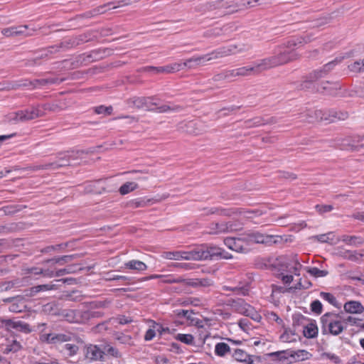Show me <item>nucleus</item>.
Wrapping results in <instances>:
<instances>
[{
	"instance_id": "obj_1",
	"label": "nucleus",
	"mask_w": 364,
	"mask_h": 364,
	"mask_svg": "<svg viewBox=\"0 0 364 364\" xmlns=\"http://www.w3.org/2000/svg\"><path fill=\"white\" fill-rule=\"evenodd\" d=\"M242 50V49L237 50V47L234 45L221 47L209 53L188 58L183 62V65H185V68L194 69L198 66L205 65L206 63L210 60L236 54Z\"/></svg>"
},
{
	"instance_id": "obj_2",
	"label": "nucleus",
	"mask_w": 364,
	"mask_h": 364,
	"mask_svg": "<svg viewBox=\"0 0 364 364\" xmlns=\"http://www.w3.org/2000/svg\"><path fill=\"white\" fill-rule=\"evenodd\" d=\"M127 104L131 107L158 113H165L180 109L178 106L171 105L170 104H162L159 100L152 97H134L127 100Z\"/></svg>"
},
{
	"instance_id": "obj_3",
	"label": "nucleus",
	"mask_w": 364,
	"mask_h": 364,
	"mask_svg": "<svg viewBox=\"0 0 364 364\" xmlns=\"http://www.w3.org/2000/svg\"><path fill=\"white\" fill-rule=\"evenodd\" d=\"M320 323L323 335L338 336L346 328L344 318L339 314L326 313L321 317Z\"/></svg>"
},
{
	"instance_id": "obj_4",
	"label": "nucleus",
	"mask_w": 364,
	"mask_h": 364,
	"mask_svg": "<svg viewBox=\"0 0 364 364\" xmlns=\"http://www.w3.org/2000/svg\"><path fill=\"white\" fill-rule=\"evenodd\" d=\"M298 55L292 50L280 49L272 56L262 59L264 70L284 65L296 59Z\"/></svg>"
},
{
	"instance_id": "obj_5",
	"label": "nucleus",
	"mask_w": 364,
	"mask_h": 364,
	"mask_svg": "<svg viewBox=\"0 0 364 364\" xmlns=\"http://www.w3.org/2000/svg\"><path fill=\"white\" fill-rule=\"evenodd\" d=\"M264 71L262 60L255 62L252 65L242 67L225 73V78H231L237 76H247L250 75H257Z\"/></svg>"
},
{
	"instance_id": "obj_6",
	"label": "nucleus",
	"mask_w": 364,
	"mask_h": 364,
	"mask_svg": "<svg viewBox=\"0 0 364 364\" xmlns=\"http://www.w3.org/2000/svg\"><path fill=\"white\" fill-rule=\"evenodd\" d=\"M46 109L47 106L45 105H38L37 107H33L25 110H21L14 113V117L12 118V119L16 122L32 120L36 118L44 116L45 110Z\"/></svg>"
},
{
	"instance_id": "obj_7",
	"label": "nucleus",
	"mask_w": 364,
	"mask_h": 364,
	"mask_svg": "<svg viewBox=\"0 0 364 364\" xmlns=\"http://www.w3.org/2000/svg\"><path fill=\"white\" fill-rule=\"evenodd\" d=\"M200 260L213 259L214 258L230 259L232 255L223 249L217 246L200 245Z\"/></svg>"
},
{
	"instance_id": "obj_8",
	"label": "nucleus",
	"mask_w": 364,
	"mask_h": 364,
	"mask_svg": "<svg viewBox=\"0 0 364 364\" xmlns=\"http://www.w3.org/2000/svg\"><path fill=\"white\" fill-rule=\"evenodd\" d=\"M242 235L247 247L252 243L270 244L275 242L273 235H264L257 230H249Z\"/></svg>"
},
{
	"instance_id": "obj_9",
	"label": "nucleus",
	"mask_w": 364,
	"mask_h": 364,
	"mask_svg": "<svg viewBox=\"0 0 364 364\" xmlns=\"http://www.w3.org/2000/svg\"><path fill=\"white\" fill-rule=\"evenodd\" d=\"M63 316L70 323H82L90 319V313L81 309H69L65 311Z\"/></svg>"
},
{
	"instance_id": "obj_10",
	"label": "nucleus",
	"mask_w": 364,
	"mask_h": 364,
	"mask_svg": "<svg viewBox=\"0 0 364 364\" xmlns=\"http://www.w3.org/2000/svg\"><path fill=\"white\" fill-rule=\"evenodd\" d=\"M336 64L335 60L326 63L322 69L315 70L314 73L310 74L309 80L304 82L302 84V88H310V85L312 84L313 81L317 80L318 79L324 77L327 73L333 69V68Z\"/></svg>"
},
{
	"instance_id": "obj_11",
	"label": "nucleus",
	"mask_w": 364,
	"mask_h": 364,
	"mask_svg": "<svg viewBox=\"0 0 364 364\" xmlns=\"http://www.w3.org/2000/svg\"><path fill=\"white\" fill-rule=\"evenodd\" d=\"M224 243L229 249L237 252H247L248 251L242 235L240 237H227L224 240Z\"/></svg>"
},
{
	"instance_id": "obj_12",
	"label": "nucleus",
	"mask_w": 364,
	"mask_h": 364,
	"mask_svg": "<svg viewBox=\"0 0 364 364\" xmlns=\"http://www.w3.org/2000/svg\"><path fill=\"white\" fill-rule=\"evenodd\" d=\"M85 356L92 361H102L104 360L105 351L102 348L97 345H90L87 347Z\"/></svg>"
},
{
	"instance_id": "obj_13",
	"label": "nucleus",
	"mask_w": 364,
	"mask_h": 364,
	"mask_svg": "<svg viewBox=\"0 0 364 364\" xmlns=\"http://www.w3.org/2000/svg\"><path fill=\"white\" fill-rule=\"evenodd\" d=\"M71 154L70 153L63 154L58 159L54 162L43 165L39 168L42 169H55L59 167L68 166L70 164V158Z\"/></svg>"
},
{
	"instance_id": "obj_14",
	"label": "nucleus",
	"mask_w": 364,
	"mask_h": 364,
	"mask_svg": "<svg viewBox=\"0 0 364 364\" xmlns=\"http://www.w3.org/2000/svg\"><path fill=\"white\" fill-rule=\"evenodd\" d=\"M230 222L221 223H212L209 227V234H221L235 230Z\"/></svg>"
},
{
	"instance_id": "obj_15",
	"label": "nucleus",
	"mask_w": 364,
	"mask_h": 364,
	"mask_svg": "<svg viewBox=\"0 0 364 364\" xmlns=\"http://www.w3.org/2000/svg\"><path fill=\"white\" fill-rule=\"evenodd\" d=\"M28 29V26H12L6 28H4L1 31V33L6 37H13L17 36H31V33H26V30Z\"/></svg>"
},
{
	"instance_id": "obj_16",
	"label": "nucleus",
	"mask_w": 364,
	"mask_h": 364,
	"mask_svg": "<svg viewBox=\"0 0 364 364\" xmlns=\"http://www.w3.org/2000/svg\"><path fill=\"white\" fill-rule=\"evenodd\" d=\"M0 322L4 323L7 328H12L19 331L28 333L31 331L30 326L28 323L21 321H14L10 319L4 320L0 318Z\"/></svg>"
},
{
	"instance_id": "obj_17",
	"label": "nucleus",
	"mask_w": 364,
	"mask_h": 364,
	"mask_svg": "<svg viewBox=\"0 0 364 364\" xmlns=\"http://www.w3.org/2000/svg\"><path fill=\"white\" fill-rule=\"evenodd\" d=\"M232 358L240 363L246 364H256L255 356L247 354L242 349H235L232 355Z\"/></svg>"
},
{
	"instance_id": "obj_18",
	"label": "nucleus",
	"mask_w": 364,
	"mask_h": 364,
	"mask_svg": "<svg viewBox=\"0 0 364 364\" xmlns=\"http://www.w3.org/2000/svg\"><path fill=\"white\" fill-rule=\"evenodd\" d=\"M21 348V343L14 338L6 339V343L2 344V351L5 354L16 353Z\"/></svg>"
},
{
	"instance_id": "obj_19",
	"label": "nucleus",
	"mask_w": 364,
	"mask_h": 364,
	"mask_svg": "<svg viewBox=\"0 0 364 364\" xmlns=\"http://www.w3.org/2000/svg\"><path fill=\"white\" fill-rule=\"evenodd\" d=\"M231 306L235 311L244 315L247 314L249 311H252V307L242 299L233 301Z\"/></svg>"
},
{
	"instance_id": "obj_20",
	"label": "nucleus",
	"mask_w": 364,
	"mask_h": 364,
	"mask_svg": "<svg viewBox=\"0 0 364 364\" xmlns=\"http://www.w3.org/2000/svg\"><path fill=\"white\" fill-rule=\"evenodd\" d=\"M200 246L189 251H181V260H200Z\"/></svg>"
},
{
	"instance_id": "obj_21",
	"label": "nucleus",
	"mask_w": 364,
	"mask_h": 364,
	"mask_svg": "<svg viewBox=\"0 0 364 364\" xmlns=\"http://www.w3.org/2000/svg\"><path fill=\"white\" fill-rule=\"evenodd\" d=\"M345 311L350 314H361L364 311V307L359 301H350L343 306Z\"/></svg>"
},
{
	"instance_id": "obj_22",
	"label": "nucleus",
	"mask_w": 364,
	"mask_h": 364,
	"mask_svg": "<svg viewBox=\"0 0 364 364\" xmlns=\"http://www.w3.org/2000/svg\"><path fill=\"white\" fill-rule=\"evenodd\" d=\"M268 357L272 358L273 360L286 364L289 363V358L291 357V353L287 350L276 351L269 353Z\"/></svg>"
},
{
	"instance_id": "obj_23",
	"label": "nucleus",
	"mask_w": 364,
	"mask_h": 364,
	"mask_svg": "<svg viewBox=\"0 0 364 364\" xmlns=\"http://www.w3.org/2000/svg\"><path fill=\"white\" fill-rule=\"evenodd\" d=\"M196 123L194 122H188L186 123H181L178 125V129L181 132H186L189 134H199L200 130L196 127Z\"/></svg>"
},
{
	"instance_id": "obj_24",
	"label": "nucleus",
	"mask_w": 364,
	"mask_h": 364,
	"mask_svg": "<svg viewBox=\"0 0 364 364\" xmlns=\"http://www.w3.org/2000/svg\"><path fill=\"white\" fill-rule=\"evenodd\" d=\"M322 109H309L305 113V120L308 122L313 123L316 122H321Z\"/></svg>"
},
{
	"instance_id": "obj_25",
	"label": "nucleus",
	"mask_w": 364,
	"mask_h": 364,
	"mask_svg": "<svg viewBox=\"0 0 364 364\" xmlns=\"http://www.w3.org/2000/svg\"><path fill=\"white\" fill-rule=\"evenodd\" d=\"M301 267V264L296 260L287 262L282 264V267H284L287 272L294 274L295 275H299Z\"/></svg>"
},
{
	"instance_id": "obj_26",
	"label": "nucleus",
	"mask_w": 364,
	"mask_h": 364,
	"mask_svg": "<svg viewBox=\"0 0 364 364\" xmlns=\"http://www.w3.org/2000/svg\"><path fill=\"white\" fill-rule=\"evenodd\" d=\"M124 267L129 269L136 270L138 272H143L147 269V266L145 263L139 260H130L124 263Z\"/></svg>"
},
{
	"instance_id": "obj_27",
	"label": "nucleus",
	"mask_w": 364,
	"mask_h": 364,
	"mask_svg": "<svg viewBox=\"0 0 364 364\" xmlns=\"http://www.w3.org/2000/svg\"><path fill=\"white\" fill-rule=\"evenodd\" d=\"M335 238L333 232H329L325 234H321L311 237V240L321 243H333Z\"/></svg>"
},
{
	"instance_id": "obj_28",
	"label": "nucleus",
	"mask_w": 364,
	"mask_h": 364,
	"mask_svg": "<svg viewBox=\"0 0 364 364\" xmlns=\"http://www.w3.org/2000/svg\"><path fill=\"white\" fill-rule=\"evenodd\" d=\"M163 328L159 323L153 322L152 328H149L144 335V339L146 341L152 340L156 336V331L161 333Z\"/></svg>"
},
{
	"instance_id": "obj_29",
	"label": "nucleus",
	"mask_w": 364,
	"mask_h": 364,
	"mask_svg": "<svg viewBox=\"0 0 364 364\" xmlns=\"http://www.w3.org/2000/svg\"><path fill=\"white\" fill-rule=\"evenodd\" d=\"M279 339L284 343H292L296 341L297 335L293 331L285 328L284 333L279 336Z\"/></svg>"
},
{
	"instance_id": "obj_30",
	"label": "nucleus",
	"mask_w": 364,
	"mask_h": 364,
	"mask_svg": "<svg viewBox=\"0 0 364 364\" xmlns=\"http://www.w3.org/2000/svg\"><path fill=\"white\" fill-rule=\"evenodd\" d=\"M291 358H294L296 361H302L310 359L311 354L306 350H298L291 353Z\"/></svg>"
},
{
	"instance_id": "obj_31",
	"label": "nucleus",
	"mask_w": 364,
	"mask_h": 364,
	"mask_svg": "<svg viewBox=\"0 0 364 364\" xmlns=\"http://www.w3.org/2000/svg\"><path fill=\"white\" fill-rule=\"evenodd\" d=\"M341 240L348 245L358 246L363 243V240L358 236L343 235Z\"/></svg>"
},
{
	"instance_id": "obj_32",
	"label": "nucleus",
	"mask_w": 364,
	"mask_h": 364,
	"mask_svg": "<svg viewBox=\"0 0 364 364\" xmlns=\"http://www.w3.org/2000/svg\"><path fill=\"white\" fill-rule=\"evenodd\" d=\"M230 351V346L223 342L218 343L215 346V353L218 356L223 357Z\"/></svg>"
},
{
	"instance_id": "obj_33",
	"label": "nucleus",
	"mask_w": 364,
	"mask_h": 364,
	"mask_svg": "<svg viewBox=\"0 0 364 364\" xmlns=\"http://www.w3.org/2000/svg\"><path fill=\"white\" fill-rule=\"evenodd\" d=\"M139 187L138 184L135 182H126L119 188V193L121 195H126Z\"/></svg>"
},
{
	"instance_id": "obj_34",
	"label": "nucleus",
	"mask_w": 364,
	"mask_h": 364,
	"mask_svg": "<svg viewBox=\"0 0 364 364\" xmlns=\"http://www.w3.org/2000/svg\"><path fill=\"white\" fill-rule=\"evenodd\" d=\"M339 255L345 259L355 262L358 261L363 256L361 254H359L357 252L349 250L341 252Z\"/></svg>"
},
{
	"instance_id": "obj_35",
	"label": "nucleus",
	"mask_w": 364,
	"mask_h": 364,
	"mask_svg": "<svg viewBox=\"0 0 364 364\" xmlns=\"http://www.w3.org/2000/svg\"><path fill=\"white\" fill-rule=\"evenodd\" d=\"M338 114V111L334 109L330 110H322V119L321 121H326L329 123L335 122L336 115Z\"/></svg>"
},
{
	"instance_id": "obj_36",
	"label": "nucleus",
	"mask_w": 364,
	"mask_h": 364,
	"mask_svg": "<svg viewBox=\"0 0 364 364\" xmlns=\"http://www.w3.org/2000/svg\"><path fill=\"white\" fill-rule=\"evenodd\" d=\"M75 256L74 255H64L59 257H55L49 260H47L46 262H52L53 264H64L67 262L72 261Z\"/></svg>"
},
{
	"instance_id": "obj_37",
	"label": "nucleus",
	"mask_w": 364,
	"mask_h": 364,
	"mask_svg": "<svg viewBox=\"0 0 364 364\" xmlns=\"http://www.w3.org/2000/svg\"><path fill=\"white\" fill-rule=\"evenodd\" d=\"M320 358L321 360H328L334 364H338L341 363V358L335 353L330 352H323L321 353Z\"/></svg>"
},
{
	"instance_id": "obj_38",
	"label": "nucleus",
	"mask_w": 364,
	"mask_h": 364,
	"mask_svg": "<svg viewBox=\"0 0 364 364\" xmlns=\"http://www.w3.org/2000/svg\"><path fill=\"white\" fill-rule=\"evenodd\" d=\"M25 309L26 306L22 301V299H21L19 301L12 302L9 308V310L13 313H21L23 312Z\"/></svg>"
},
{
	"instance_id": "obj_39",
	"label": "nucleus",
	"mask_w": 364,
	"mask_h": 364,
	"mask_svg": "<svg viewBox=\"0 0 364 364\" xmlns=\"http://www.w3.org/2000/svg\"><path fill=\"white\" fill-rule=\"evenodd\" d=\"M338 87V85L336 83H331L329 82H323L322 87L318 88V91L326 92L330 95H333L335 93L334 90H336Z\"/></svg>"
},
{
	"instance_id": "obj_40",
	"label": "nucleus",
	"mask_w": 364,
	"mask_h": 364,
	"mask_svg": "<svg viewBox=\"0 0 364 364\" xmlns=\"http://www.w3.org/2000/svg\"><path fill=\"white\" fill-rule=\"evenodd\" d=\"M161 257L170 260H181V250L164 252L162 253Z\"/></svg>"
},
{
	"instance_id": "obj_41",
	"label": "nucleus",
	"mask_w": 364,
	"mask_h": 364,
	"mask_svg": "<svg viewBox=\"0 0 364 364\" xmlns=\"http://www.w3.org/2000/svg\"><path fill=\"white\" fill-rule=\"evenodd\" d=\"M176 339L188 345H192L194 343V337L191 334L178 333L176 336Z\"/></svg>"
},
{
	"instance_id": "obj_42",
	"label": "nucleus",
	"mask_w": 364,
	"mask_h": 364,
	"mask_svg": "<svg viewBox=\"0 0 364 364\" xmlns=\"http://www.w3.org/2000/svg\"><path fill=\"white\" fill-rule=\"evenodd\" d=\"M55 288L54 284H41L37 285L31 288V291L32 294H36L40 291H50Z\"/></svg>"
},
{
	"instance_id": "obj_43",
	"label": "nucleus",
	"mask_w": 364,
	"mask_h": 364,
	"mask_svg": "<svg viewBox=\"0 0 364 364\" xmlns=\"http://www.w3.org/2000/svg\"><path fill=\"white\" fill-rule=\"evenodd\" d=\"M301 282H299L296 286L291 287H289L288 289H285V288H284L282 287H278V286H276V285H272V294H274V293H277V292H281V293L289 292V291H291L293 289H301Z\"/></svg>"
},
{
	"instance_id": "obj_44",
	"label": "nucleus",
	"mask_w": 364,
	"mask_h": 364,
	"mask_svg": "<svg viewBox=\"0 0 364 364\" xmlns=\"http://www.w3.org/2000/svg\"><path fill=\"white\" fill-rule=\"evenodd\" d=\"M348 68L350 71L354 73L364 72L363 60L355 61L354 63L348 65Z\"/></svg>"
},
{
	"instance_id": "obj_45",
	"label": "nucleus",
	"mask_w": 364,
	"mask_h": 364,
	"mask_svg": "<svg viewBox=\"0 0 364 364\" xmlns=\"http://www.w3.org/2000/svg\"><path fill=\"white\" fill-rule=\"evenodd\" d=\"M267 319L269 320V321L270 322H276L279 326H282V327H284V321L283 320L279 318V316L275 314L274 312H269L267 313Z\"/></svg>"
},
{
	"instance_id": "obj_46",
	"label": "nucleus",
	"mask_w": 364,
	"mask_h": 364,
	"mask_svg": "<svg viewBox=\"0 0 364 364\" xmlns=\"http://www.w3.org/2000/svg\"><path fill=\"white\" fill-rule=\"evenodd\" d=\"M304 333L306 337L314 338L317 335L318 329L314 324H311L305 328Z\"/></svg>"
},
{
	"instance_id": "obj_47",
	"label": "nucleus",
	"mask_w": 364,
	"mask_h": 364,
	"mask_svg": "<svg viewBox=\"0 0 364 364\" xmlns=\"http://www.w3.org/2000/svg\"><path fill=\"white\" fill-rule=\"evenodd\" d=\"M115 338L119 343L123 344L132 345L133 343L132 338L129 335L117 333Z\"/></svg>"
},
{
	"instance_id": "obj_48",
	"label": "nucleus",
	"mask_w": 364,
	"mask_h": 364,
	"mask_svg": "<svg viewBox=\"0 0 364 364\" xmlns=\"http://www.w3.org/2000/svg\"><path fill=\"white\" fill-rule=\"evenodd\" d=\"M287 272L284 267H282V272L278 274V278L280 279L285 284H289L293 281V276L291 274H285Z\"/></svg>"
},
{
	"instance_id": "obj_49",
	"label": "nucleus",
	"mask_w": 364,
	"mask_h": 364,
	"mask_svg": "<svg viewBox=\"0 0 364 364\" xmlns=\"http://www.w3.org/2000/svg\"><path fill=\"white\" fill-rule=\"evenodd\" d=\"M103 349L105 353L107 352L108 354L111 355L114 358L121 357V353L119 352V350L117 348L111 346L110 345H104Z\"/></svg>"
},
{
	"instance_id": "obj_50",
	"label": "nucleus",
	"mask_w": 364,
	"mask_h": 364,
	"mask_svg": "<svg viewBox=\"0 0 364 364\" xmlns=\"http://www.w3.org/2000/svg\"><path fill=\"white\" fill-rule=\"evenodd\" d=\"M308 272L315 277H323L327 275L328 272L325 270H321L317 267H311L308 269Z\"/></svg>"
},
{
	"instance_id": "obj_51",
	"label": "nucleus",
	"mask_w": 364,
	"mask_h": 364,
	"mask_svg": "<svg viewBox=\"0 0 364 364\" xmlns=\"http://www.w3.org/2000/svg\"><path fill=\"white\" fill-rule=\"evenodd\" d=\"M320 296L323 299L328 301L331 305L334 306H337V300L333 294L326 292H321Z\"/></svg>"
},
{
	"instance_id": "obj_52",
	"label": "nucleus",
	"mask_w": 364,
	"mask_h": 364,
	"mask_svg": "<svg viewBox=\"0 0 364 364\" xmlns=\"http://www.w3.org/2000/svg\"><path fill=\"white\" fill-rule=\"evenodd\" d=\"M161 279L163 283H167V284L181 283L183 281L181 277L174 278L171 275H162V277Z\"/></svg>"
},
{
	"instance_id": "obj_53",
	"label": "nucleus",
	"mask_w": 364,
	"mask_h": 364,
	"mask_svg": "<svg viewBox=\"0 0 364 364\" xmlns=\"http://www.w3.org/2000/svg\"><path fill=\"white\" fill-rule=\"evenodd\" d=\"M112 107L111 106L105 107L103 105H100L95 108V112L98 114H105L109 115L112 113Z\"/></svg>"
},
{
	"instance_id": "obj_54",
	"label": "nucleus",
	"mask_w": 364,
	"mask_h": 364,
	"mask_svg": "<svg viewBox=\"0 0 364 364\" xmlns=\"http://www.w3.org/2000/svg\"><path fill=\"white\" fill-rule=\"evenodd\" d=\"M149 71H153L155 73H170L168 65L163 67H148L146 68Z\"/></svg>"
},
{
	"instance_id": "obj_55",
	"label": "nucleus",
	"mask_w": 364,
	"mask_h": 364,
	"mask_svg": "<svg viewBox=\"0 0 364 364\" xmlns=\"http://www.w3.org/2000/svg\"><path fill=\"white\" fill-rule=\"evenodd\" d=\"M31 364H60L56 358H42L38 361H32Z\"/></svg>"
},
{
	"instance_id": "obj_56",
	"label": "nucleus",
	"mask_w": 364,
	"mask_h": 364,
	"mask_svg": "<svg viewBox=\"0 0 364 364\" xmlns=\"http://www.w3.org/2000/svg\"><path fill=\"white\" fill-rule=\"evenodd\" d=\"M311 310L318 314L322 312V304L318 300H315L311 304Z\"/></svg>"
},
{
	"instance_id": "obj_57",
	"label": "nucleus",
	"mask_w": 364,
	"mask_h": 364,
	"mask_svg": "<svg viewBox=\"0 0 364 364\" xmlns=\"http://www.w3.org/2000/svg\"><path fill=\"white\" fill-rule=\"evenodd\" d=\"M70 338L69 336L63 333L54 334V344L68 341Z\"/></svg>"
},
{
	"instance_id": "obj_58",
	"label": "nucleus",
	"mask_w": 364,
	"mask_h": 364,
	"mask_svg": "<svg viewBox=\"0 0 364 364\" xmlns=\"http://www.w3.org/2000/svg\"><path fill=\"white\" fill-rule=\"evenodd\" d=\"M309 41H310L309 38L306 39L305 38H301L299 39H297L296 41L291 40L287 43V48L290 49V48H291V47L297 46V44H301L302 43H306Z\"/></svg>"
},
{
	"instance_id": "obj_59",
	"label": "nucleus",
	"mask_w": 364,
	"mask_h": 364,
	"mask_svg": "<svg viewBox=\"0 0 364 364\" xmlns=\"http://www.w3.org/2000/svg\"><path fill=\"white\" fill-rule=\"evenodd\" d=\"M64 348L70 356L75 355L78 351V346L75 344L67 343L65 345Z\"/></svg>"
},
{
	"instance_id": "obj_60",
	"label": "nucleus",
	"mask_w": 364,
	"mask_h": 364,
	"mask_svg": "<svg viewBox=\"0 0 364 364\" xmlns=\"http://www.w3.org/2000/svg\"><path fill=\"white\" fill-rule=\"evenodd\" d=\"M170 73L179 71L185 68V65L183 63H173L172 64L168 65Z\"/></svg>"
},
{
	"instance_id": "obj_61",
	"label": "nucleus",
	"mask_w": 364,
	"mask_h": 364,
	"mask_svg": "<svg viewBox=\"0 0 364 364\" xmlns=\"http://www.w3.org/2000/svg\"><path fill=\"white\" fill-rule=\"evenodd\" d=\"M55 80L53 79H41V80H36L34 82V87H40L41 86H44L47 84H53L55 83Z\"/></svg>"
},
{
	"instance_id": "obj_62",
	"label": "nucleus",
	"mask_w": 364,
	"mask_h": 364,
	"mask_svg": "<svg viewBox=\"0 0 364 364\" xmlns=\"http://www.w3.org/2000/svg\"><path fill=\"white\" fill-rule=\"evenodd\" d=\"M182 280L183 281L181 283H184L188 286H190V287H192L194 288L199 287L198 278H195V279H183L182 278Z\"/></svg>"
},
{
	"instance_id": "obj_63",
	"label": "nucleus",
	"mask_w": 364,
	"mask_h": 364,
	"mask_svg": "<svg viewBox=\"0 0 364 364\" xmlns=\"http://www.w3.org/2000/svg\"><path fill=\"white\" fill-rule=\"evenodd\" d=\"M315 208L319 213L321 214L332 210L333 206L331 205H316Z\"/></svg>"
},
{
	"instance_id": "obj_64",
	"label": "nucleus",
	"mask_w": 364,
	"mask_h": 364,
	"mask_svg": "<svg viewBox=\"0 0 364 364\" xmlns=\"http://www.w3.org/2000/svg\"><path fill=\"white\" fill-rule=\"evenodd\" d=\"M41 340L47 343L54 344V333H44L41 336Z\"/></svg>"
}]
</instances>
